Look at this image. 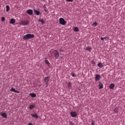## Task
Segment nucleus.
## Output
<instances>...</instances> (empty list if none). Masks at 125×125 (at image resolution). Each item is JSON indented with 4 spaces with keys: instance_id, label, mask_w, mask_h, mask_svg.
I'll return each instance as SVG.
<instances>
[{
    "instance_id": "21",
    "label": "nucleus",
    "mask_w": 125,
    "mask_h": 125,
    "mask_svg": "<svg viewBox=\"0 0 125 125\" xmlns=\"http://www.w3.org/2000/svg\"><path fill=\"white\" fill-rule=\"evenodd\" d=\"M73 30H74V32H79V28H78L77 27H74L73 28Z\"/></svg>"
},
{
    "instance_id": "32",
    "label": "nucleus",
    "mask_w": 125,
    "mask_h": 125,
    "mask_svg": "<svg viewBox=\"0 0 125 125\" xmlns=\"http://www.w3.org/2000/svg\"><path fill=\"white\" fill-rule=\"evenodd\" d=\"M42 19H40L38 20V22H42Z\"/></svg>"
},
{
    "instance_id": "3",
    "label": "nucleus",
    "mask_w": 125,
    "mask_h": 125,
    "mask_svg": "<svg viewBox=\"0 0 125 125\" xmlns=\"http://www.w3.org/2000/svg\"><path fill=\"white\" fill-rule=\"evenodd\" d=\"M55 53H54V57L55 59H58L59 58V56H60V55L59 54V52H58V51L57 50H54Z\"/></svg>"
},
{
    "instance_id": "11",
    "label": "nucleus",
    "mask_w": 125,
    "mask_h": 125,
    "mask_svg": "<svg viewBox=\"0 0 125 125\" xmlns=\"http://www.w3.org/2000/svg\"><path fill=\"white\" fill-rule=\"evenodd\" d=\"M11 91H13V92H15L16 93H20V92L19 91H17V90H16L15 88L12 87L10 89Z\"/></svg>"
},
{
    "instance_id": "20",
    "label": "nucleus",
    "mask_w": 125,
    "mask_h": 125,
    "mask_svg": "<svg viewBox=\"0 0 125 125\" xmlns=\"http://www.w3.org/2000/svg\"><path fill=\"white\" fill-rule=\"evenodd\" d=\"M97 65L100 68H103V67H104V65L100 62L98 63Z\"/></svg>"
},
{
    "instance_id": "16",
    "label": "nucleus",
    "mask_w": 125,
    "mask_h": 125,
    "mask_svg": "<svg viewBox=\"0 0 125 125\" xmlns=\"http://www.w3.org/2000/svg\"><path fill=\"white\" fill-rule=\"evenodd\" d=\"M15 23V19L12 18L10 20V24H14Z\"/></svg>"
},
{
    "instance_id": "24",
    "label": "nucleus",
    "mask_w": 125,
    "mask_h": 125,
    "mask_svg": "<svg viewBox=\"0 0 125 125\" xmlns=\"http://www.w3.org/2000/svg\"><path fill=\"white\" fill-rule=\"evenodd\" d=\"M91 49V47H87L86 48V50H87L88 51H90Z\"/></svg>"
},
{
    "instance_id": "5",
    "label": "nucleus",
    "mask_w": 125,
    "mask_h": 125,
    "mask_svg": "<svg viewBox=\"0 0 125 125\" xmlns=\"http://www.w3.org/2000/svg\"><path fill=\"white\" fill-rule=\"evenodd\" d=\"M0 115L2 117V118H5V119L7 118V114L4 112H0Z\"/></svg>"
},
{
    "instance_id": "37",
    "label": "nucleus",
    "mask_w": 125,
    "mask_h": 125,
    "mask_svg": "<svg viewBox=\"0 0 125 125\" xmlns=\"http://www.w3.org/2000/svg\"><path fill=\"white\" fill-rule=\"evenodd\" d=\"M69 125H75V124H73V123H71L69 124Z\"/></svg>"
},
{
    "instance_id": "7",
    "label": "nucleus",
    "mask_w": 125,
    "mask_h": 125,
    "mask_svg": "<svg viewBox=\"0 0 125 125\" xmlns=\"http://www.w3.org/2000/svg\"><path fill=\"white\" fill-rule=\"evenodd\" d=\"M70 115L72 118H76L77 117V112L72 111L70 112Z\"/></svg>"
},
{
    "instance_id": "28",
    "label": "nucleus",
    "mask_w": 125,
    "mask_h": 125,
    "mask_svg": "<svg viewBox=\"0 0 125 125\" xmlns=\"http://www.w3.org/2000/svg\"><path fill=\"white\" fill-rule=\"evenodd\" d=\"M91 62L92 64H93V65H95V62H94V60L91 61Z\"/></svg>"
},
{
    "instance_id": "34",
    "label": "nucleus",
    "mask_w": 125,
    "mask_h": 125,
    "mask_svg": "<svg viewBox=\"0 0 125 125\" xmlns=\"http://www.w3.org/2000/svg\"><path fill=\"white\" fill-rule=\"evenodd\" d=\"M28 125H34V124H33L32 123H30L28 124Z\"/></svg>"
},
{
    "instance_id": "30",
    "label": "nucleus",
    "mask_w": 125,
    "mask_h": 125,
    "mask_svg": "<svg viewBox=\"0 0 125 125\" xmlns=\"http://www.w3.org/2000/svg\"><path fill=\"white\" fill-rule=\"evenodd\" d=\"M60 52H64V50H63V49H60Z\"/></svg>"
},
{
    "instance_id": "6",
    "label": "nucleus",
    "mask_w": 125,
    "mask_h": 125,
    "mask_svg": "<svg viewBox=\"0 0 125 125\" xmlns=\"http://www.w3.org/2000/svg\"><path fill=\"white\" fill-rule=\"evenodd\" d=\"M34 14L35 15H42V13H41V12H40V10H37L36 9H34Z\"/></svg>"
},
{
    "instance_id": "33",
    "label": "nucleus",
    "mask_w": 125,
    "mask_h": 125,
    "mask_svg": "<svg viewBox=\"0 0 125 125\" xmlns=\"http://www.w3.org/2000/svg\"><path fill=\"white\" fill-rule=\"evenodd\" d=\"M109 38L108 37L104 38V40H108Z\"/></svg>"
},
{
    "instance_id": "17",
    "label": "nucleus",
    "mask_w": 125,
    "mask_h": 125,
    "mask_svg": "<svg viewBox=\"0 0 125 125\" xmlns=\"http://www.w3.org/2000/svg\"><path fill=\"white\" fill-rule=\"evenodd\" d=\"M66 84L67 85V87H68L69 88H71V87H72V84L71 83L67 82L66 83Z\"/></svg>"
},
{
    "instance_id": "2",
    "label": "nucleus",
    "mask_w": 125,
    "mask_h": 125,
    "mask_svg": "<svg viewBox=\"0 0 125 125\" xmlns=\"http://www.w3.org/2000/svg\"><path fill=\"white\" fill-rule=\"evenodd\" d=\"M59 23L60 24H61V25H62V26H65L67 22H66V21H65V20H64V19L61 18L59 19Z\"/></svg>"
},
{
    "instance_id": "1",
    "label": "nucleus",
    "mask_w": 125,
    "mask_h": 125,
    "mask_svg": "<svg viewBox=\"0 0 125 125\" xmlns=\"http://www.w3.org/2000/svg\"><path fill=\"white\" fill-rule=\"evenodd\" d=\"M34 38H35V35L34 34H27L23 36V40H30Z\"/></svg>"
},
{
    "instance_id": "18",
    "label": "nucleus",
    "mask_w": 125,
    "mask_h": 125,
    "mask_svg": "<svg viewBox=\"0 0 125 125\" xmlns=\"http://www.w3.org/2000/svg\"><path fill=\"white\" fill-rule=\"evenodd\" d=\"M10 10V7H9V5H6V11L7 12H8Z\"/></svg>"
},
{
    "instance_id": "9",
    "label": "nucleus",
    "mask_w": 125,
    "mask_h": 125,
    "mask_svg": "<svg viewBox=\"0 0 125 125\" xmlns=\"http://www.w3.org/2000/svg\"><path fill=\"white\" fill-rule=\"evenodd\" d=\"M49 80H50L49 77H46L44 78L43 80V82H44L46 83H48V82H49Z\"/></svg>"
},
{
    "instance_id": "31",
    "label": "nucleus",
    "mask_w": 125,
    "mask_h": 125,
    "mask_svg": "<svg viewBox=\"0 0 125 125\" xmlns=\"http://www.w3.org/2000/svg\"><path fill=\"white\" fill-rule=\"evenodd\" d=\"M66 1H68V2H72L73 0H66Z\"/></svg>"
},
{
    "instance_id": "12",
    "label": "nucleus",
    "mask_w": 125,
    "mask_h": 125,
    "mask_svg": "<svg viewBox=\"0 0 125 125\" xmlns=\"http://www.w3.org/2000/svg\"><path fill=\"white\" fill-rule=\"evenodd\" d=\"M101 77L100 76V75L97 74L95 77V80L97 81H100Z\"/></svg>"
},
{
    "instance_id": "22",
    "label": "nucleus",
    "mask_w": 125,
    "mask_h": 125,
    "mask_svg": "<svg viewBox=\"0 0 125 125\" xmlns=\"http://www.w3.org/2000/svg\"><path fill=\"white\" fill-rule=\"evenodd\" d=\"M114 113H115V114H118V113H119V110H118V108H116L114 110Z\"/></svg>"
},
{
    "instance_id": "15",
    "label": "nucleus",
    "mask_w": 125,
    "mask_h": 125,
    "mask_svg": "<svg viewBox=\"0 0 125 125\" xmlns=\"http://www.w3.org/2000/svg\"><path fill=\"white\" fill-rule=\"evenodd\" d=\"M114 87H115V84L114 83H111L109 85V88H110V89H114Z\"/></svg>"
},
{
    "instance_id": "29",
    "label": "nucleus",
    "mask_w": 125,
    "mask_h": 125,
    "mask_svg": "<svg viewBox=\"0 0 125 125\" xmlns=\"http://www.w3.org/2000/svg\"><path fill=\"white\" fill-rule=\"evenodd\" d=\"M44 11H45V12H46L47 13H48V10H47L46 8V9H44Z\"/></svg>"
},
{
    "instance_id": "35",
    "label": "nucleus",
    "mask_w": 125,
    "mask_h": 125,
    "mask_svg": "<svg viewBox=\"0 0 125 125\" xmlns=\"http://www.w3.org/2000/svg\"><path fill=\"white\" fill-rule=\"evenodd\" d=\"M43 8H44V9H46V6H45V5H44L43 6Z\"/></svg>"
},
{
    "instance_id": "19",
    "label": "nucleus",
    "mask_w": 125,
    "mask_h": 125,
    "mask_svg": "<svg viewBox=\"0 0 125 125\" xmlns=\"http://www.w3.org/2000/svg\"><path fill=\"white\" fill-rule=\"evenodd\" d=\"M99 87L100 89L103 88V84H102L101 83H99Z\"/></svg>"
},
{
    "instance_id": "27",
    "label": "nucleus",
    "mask_w": 125,
    "mask_h": 125,
    "mask_svg": "<svg viewBox=\"0 0 125 125\" xmlns=\"http://www.w3.org/2000/svg\"><path fill=\"white\" fill-rule=\"evenodd\" d=\"M1 21H5V18H4V17H2L1 18Z\"/></svg>"
},
{
    "instance_id": "39",
    "label": "nucleus",
    "mask_w": 125,
    "mask_h": 125,
    "mask_svg": "<svg viewBox=\"0 0 125 125\" xmlns=\"http://www.w3.org/2000/svg\"><path fill=\"white\" fill-rule=\"evenodd\" d=\"M41 22H42V24H43V23H44V22H43V20H42V21H41Z\"/></svg>"
},
{
    "instance_id": "13",
    "label": "nucleus",
    "mask_w": 125,
    "mask_h": 125,
    "mask_svg": "<svg viewBox=\"0 0 125 125\" xmlns=\"http://www.w3.org/2000/svg\"><path fill=\"white\" fill-rule=\"evenodd\" d=\"M29 95V96L32 97V98H35L37 96V95L34 93H30Z\"/></svg>"
},
{
    "instance_id": "25",
    "label": "nucleus",
    "mask_w": 125,
    "mask_h": 125,
    "mask_svg": "<svg viewBox=\"0 0 125 125\" xmlns=\"http://www.w3.org/2000/svg\"><path fill=\"white\" fill-rule=\"evenodd\" d=\"M71 75L72 77H73V78H75V77H76V75H75V73H74V72L71 73Z\"/></svg>"
},
{
    "instance_id": "23",
    "label": "nucleus",
    "mask_w": 125,
    "mask_h": 125,
    "mask_svg": "<svg viewBox=\"0 0 125 125\" xmlns=\"http://www.w3.org/2000/svg\"><path fill=\"white\" fill-rule=\"evenodd\" d=\"M92 26L93 27H96L97 26V22H94L92 24Z\"/></svg>"
},
{
    "instance_id": "4",
    "label": "nucleus",
    "mask_w": 125,
    "mask_h": 125,
    "mask_svg": "<svg viewBox=\"0 0 125 125\" xmlns=\"http://www.w3.org/2000/svg\"><path fill=\"white\" fill-rule=\"evenodd\" d=\"M29 24V21H23L21 22V25L22 26H27Z\"/></svg>"
},
{
    "instance_id": "10",
    "label": "nucleus",
    "mask_w": 125,
    "mask_h": 125,
    "mask_svg": "<svg viewBox=\"0 0 125 125\" xmlns=\"http://www.w3.org/2000/svg\"><path fill=\"white\" fill-rule=\"evenodd\" d=\"M26 13L29 14V15H32L33 14V10L28 9L26 11Z\"/></svg>"
},
{
    "instance_id": "8",
    "label": "nucleus",
    "mask_w": 125,
    "mask_h": 125,
    "mask_svg": "<svg viewBox=\"0 0 125 125\" xmlns=\"http://www.w3.org/2000/svg\"><path fill=\"white\" fill-rule=\"evenodd\" d=\"M31 116L33 117L35 119H38L39 118V116L37 115V113H32L31 114Z\"/></svg>"
},
{
    "instance_id": "26",
    "label": "nucleus",
    "mask_w": 125,
    "mask_h": 125,
    "mask_svg": "<svg viewBox=\"0 0 125 125\" xmlns=\"http://www.w3.org/2000/svg\"><path fill=\"white\" fill-rule=\"evenodd\" d=\"M45 63H46V64H47V65H49V62H48V61L47 60H46L45 61Z\"/></svg>"
},
{
    "instance_id": "36",
    "label": "nucleus",
    "mask_w": 125,
    "mask_h": 125,
    "mask_svg": "<svg viewBox=\"0 0 125 125\" xmlns=\"http://www.w3.org/2000/svg\"><path fill=\"white\" fill-rule=\"evenodd\" d=\"M101 41H104V38L101 37Z\"/></svg>"
},
{
    "instance_id": "38",
    "label": "nucleus",
    "mask_w": 125,
    "mask_h": 125,
    "mask_svg": "<svg viewBox=\"0 0 125 125\" xmlns=\"http://www.w3.org/2000/svg\"><path fill=\"white\" fill-rule=\"evenodd\" d=\"M47 85H48V83H46V87H47Z\"/></svg>"
},
{
    "instance_id": "14",
    "label": "nucleus",
    "mask_w": 125,
    "mask_h": 125,
    "mask_svg": "<svg viewBox=\"0 0 125 125\" xmlns=\"http://www.w3.org/2000/svg\"><path fill=\"white\" fill-rule=\"evenodd\" d=\"M35 107V104H30L29 106V110H33V109H34Z\"/></svg>"
}]
</instances>
